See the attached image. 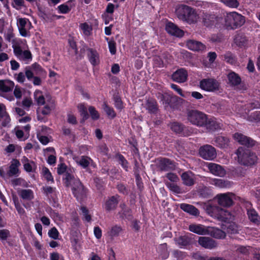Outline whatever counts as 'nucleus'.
I'll use <instances>...</instances> for the list:
<instances>
[{
	"mask_svg": "<svg viewBox=\"0 0 260 260\" xmlns=\"http://www.w3.org/2000/svg\"><path fill=\"white\" fill-rule=\"evenodd\" d=\"M220 1L228 7L237 8L239 5L237 0H220Z\"/></svg>",
	"mask_w": 260,
	"mask_h": 260,
	"instance_id": "obj_49",
	"label": "nucleus"
},
{
	"mask_svg": "<svg viewBox=\"0 0 260 260\" xmlns=\"http://www.w3.org/2000/svg\"><path fill=\"white\" fill-rule=\"evenodd\" d=\"M109 48L112 54H115L116 52V43L114 41H110L108 42Z\"/></svg>",
	"mask_w": 260,
	"mask_h": 260,
	"instance_id": "obj_62",
	"label": "nucleus"
},
{
	"mask_svg": "<svg viewBox=\"0 0 260 260\" xmlns=\"http://www.w3.org/2000/svg\"><path fill=\"white\" fill-rule=\"evenodd\" d=\"M20 166L19 160L13 158L11 161V164L9 166V170L7 173L9 177L15 176L19 173L18 167Z\"/></svg>",
	"mask_w": 260,
	"mask_h": 260,
	"instance_id": "obj_25",
	"label": "nucleus"
},
{
	"mask_svg": "<svg viewBox=\"0 0 260 260\" xmlns=\"http://www.w3.org/2000/svg\"><path fill=\"white\" fill-rule=\"evenodd\" d=\"M187 48L194 51H202L206 49V46L202 43L194 40H188L186 41Z\"/></svg>",
	"mask_w": 260,
	"mask_h": 260,
	"instance_id": "obj_19",
	"label": "nucleus"
},
{
	"mask_svg": "<svg viewBox=\"0 0 260 260\" xmlns=\"http://www.w3.org/2000/svg\"><path fill=\"white\" fill-rule=\"evenodd\" d=\"M235 43L239 46H244L247 42L246 37L243 35H237L234 39Z\"/></svg>",
	"mask_w": 260,
	"mask_h": 260,
	"instance_id": "obj_40",
	"label": "nucleus"
},
{
	"mask_svg": "<svg viewBox=\"0 0 260 260\" xmlns=\"http://www.w3.org/2000/svg\"><path fill=\"white\" fill-rule=\"evenodd\" d=\"M59 233L55 227L51 228L48 232V236L52 239L56 240L58 239Z\"/></svg>",
	"mask_w": 260,
	"mask_h": 260,
	"instance_id": "obj_51",
	"label": "nucleus"
},
{
	"mask_svg": "<svg viewBox=\"0 0 260 260\" xmlns=\"http://www.w3.org/2000/svg\"><path fill=\"white\" fill-rule=\"evenodd\" d=\"M94 183L98 190H103L104 187V182L103 179L100 177H95L94 178Z\"/></svg>",
	"mask_w": 260,
	"mask_h": 260,
	"instance_id": "obj_52",
	"label": "nucleus"
},
{
	"mask_svg": "<svg viewBox=\"0 0 260 260\" xmlns=\"http://www.w3.org/2000/svg\"><path fill=\"white\" fill-rule=\"evenodd\" d=\"M187 71L183 68H180L172 74L171 75V79L174 82L182 83L187 81Z\"/></svg>",
	"mask_w": 260,
	"mask_h": 260,
	"instance_id": "obj_13",
	"label": "nucleus"
},
{
	"mask_svg": "<svg viewBox=\"0 0 260 260\" xmlns=\"http://www.w3.org/2000/svg\"><path fill=\"white\" fill-rule=\"evenodd\" d=\"M218 204L224 207H230L234 204L233 199L228 193H221L216 196Z\"/></svg>",
	"mask_w": 260,
	"mask_h": 260,
	"instance_id": "obj_15",
	"label": "nucleus"
},
{
	"mask_svg": "<svg viewBox=\"0 0 260 260\" xmlns=\"http://www.w3.org/2000/svg\"><path fill=\"white\" fill-rule=\"evenodd\" d=\"M167 185L170 190L175 193L180 194L182 193L181 188L176 184L169 183Z\"/></svg>",
	"mask_w": 260,
	"mask_h": 260,
	"instance_id": "obj_50",
	"label": "nucleus"
},
{
	"mask_svg": "<svg viewBox=\"0 0 260 260\" xmlns=\"http://www.w3.org/2000/svg\"><path fill=\"white\" fill-rule=\"evenodd\" d=\"M67 170V166L64 163L62 162L58 165L57 172L58 175L65 174L66 172H69Z\"/></svg>",
	"mask_w": 260,
	"mask_h": 260,
	"instance_id": "obj_53",
	"label": "nucleus"
},
{
	"mask_svg": "<svg viewBox=\"0 0 260 260\" xmlns=\"http://www.w3.org/2000/svg\"><path fill=\"white\" fill-rule=\"evenodd\" d=\"M43 175L48 182L51 181L52 183L54 182L53 177L47 168L44 167L43 169Z\"/></svg>",
	"mask_w": 260,
	"mask_h": 260,
	"instance_id": "obj_48",
	"label": "nucleus"
},
{
	"mask_svg": "<svg viewBox=\"0 0 260 260\" xmlns=\"http://www.w3.org/2000/svg\"><path fill=\"white\" fill-rule=\"evenodd\" d=\"M200 87L204 90L214 92L219 90V84L214 79H204L200 81Z\"/></svg>",
	"mask_w": 260,
	"mask_h": 260,
	"instance_id": "obj_11",
	"label": "nucleus"
},
{
	"mask_svg": "<svg viewBox=\"0 0 260 260\" xmlns=\"http://www.w3.org/2000/svg\"><path fill=\"white\" fill-rule=\"evenodd\" d=\"M166 30L170 35L177 37H181L184 34L183 30L179 29L172 22H168L166 24Z\"/></svg>",
	"mask_w": 260,
	"mask_h": 260,
	"instance_id": "obj_20",
	"label": "nucleus"
},
{
	"mask_svg": "<svg viewBox=\"0 0 260 260\" xmlns=\"http://www.w3.org/2000/svg\"><path fill=\"white\" fill-rule=\"evenodd\" d=\"M135 176L137 186L139 190H142L144 187V186L140 174H137V175H135Z\"/></svg>",
	"mask_w": 260,
	"mask_h": 260,
	"instance_id": "obj_57",
	"label": "nucleus"
},
{
	"mask_svg": "<svg viewBox=\"0 0 260 260\" xmlns=\"http://www.w3.org/2000/svg\"><path fill=\"white\" fill-rule=\"evenodd\" d=\"M19 196L23 200H31L34 199V192L30 189H22L19 193Z\"/></svg>",
	"mask_w": 260,
	"mask_h": 260,
	"instance_id": "obj_33",
	"label": "nucleus"
},
{
	"mask_svg": "<svg viewBox=\"0 0 260 260\" xmlns=\"http://www.w3.org/2000/svg\"><path fill=\"white\" fill-rule=\"evenodd\" d=\"M200 245L206 249H212L217 246L216 242L208 237H200L198 240Z\"/></svg>",
	"mask_w": 260,
	"mask_h": 260,
	"instance_id": "obj_16",
	"label": "nucleus"
},
{
	"mask_svg": "<svg viewBox=\"0 0 260 260\" xmlns=\"http://www.w3.org/2000/svg\"><path fill=\"white\" fill-rule=\"evenodd\" d=\"M211 235L213 237L219 239H222L225 238L226 234L224 232L217 228H213L212 231H211Z\"/></svg>",
	"mask_w": 260,
	"mask_h": 260,
	"instance_id": "obj_36",
	"label": "nucleus"
},
{
	"mask_svg": "<svg viewBox=\"0 0 260 260\" xmlns=\"http://www.w3.org/2000/svg\"><path fill=\"white\" fill-rule=\"evenodd\" d=\"M155 162L156 168L160 172L169 171L175 167L174 161L166 157H158Z\"/></svg>",
	"mask_w": 260,
	"mask_h": 260,
	"instance_id": "obj_8",
	"label": "nucleus"
},
{
	"mask_svg": "<svg viewBox=\"0 0 260 260\" xmlns=\"http://www.w3.org/2000/svg\"><path fill=\"white\" fill-rule=\"evenodd\" d=\"M227 232L231 234H236L238 232V228L237 225L234 222H227Z\"/></svg>",
	"mask_w": 260,
	"mask_h": 260,
	"instance_id": "obj_47",
	"label": "nucleus"
},
{
	"mask_svg": "<svg viewBox=\"0 0 260 260\" xmlns=\"http://www.w3.org/2000/svg\"><path fill=\"white\" fill-rule=\"evenodd\" d=\"M222 20V17L212 14L203 13L202 15V22L207 27L216 25L221 22Z\"/></svg>",
	"mask_w": 260,
	"mask_h": 260,
	"instance_id": "obj_12",
	"label": "nucleus"
},
{
	"mask_svg": "<svg viewBox=\"0 0 260 260\" xmlns=\"http://www.w3.org/2000/svg\"><path fill=\"white\" fill-rule=\"evenodd\" d=\"M187 117L189 121L197 126H204L211 130H217L222 128V124L215 118L208 119L205 114L198 110H189L187 113Z\"/></svg>",
	"mask_w": 260,
	"mask_h": 260,
	"instance_id": "obj_1",
	"label": "nucleus"
},
{
	"mask_svg": "<svg viewBox=\"0 0 260 260\" xmlns=\"http://www.w3.org/2000/svg\"><path fill=\"white\" fill-rule=\"evenodd\" d=\"M87 50L89 52L87 55L90 63L93 66L99 64L100 63V59L99 53L97 51L92 48H88Z\"/></svg>",
	"mask_w": 260,
	"mask_h": 260,
	"instance_id": "obj_26",
	"label": "nucleus"
},
{
	"mask_svg": "<svg viewBox=\"0 0 260 260\" xmlns=\"http://www.w3.org/2000/svg\"><path fill=\"white\" fill-rule=\"evenodd\" d=\"M237 161L241 166L251 168L256 165L258 157L256 154L250 149L239 147L236 151Z\"/></svg>",
	"mask_w": 260,
	"mask_h": 260,
	"instance_id": "obj_2",
	"label": "nucleus"
},
{
	"mask_svg": "<svg viewBox=\"0 0 260 260\" xmlns=\"http://www.w3.org/2000/svg\"><path fill=\"white\" fill-rule=\"evenodd\" d=\"M122 231L123 229L120 225H115L111 227L108 234L111 239H113L118 237Z\"/></svg>",
	"mask_w": 260,
	"mask_h": 260,
	"instance_id": "obj_32",
	"label": "nucleus"
},
{
	"mask_svg": "<svg viewBox=\"0 0 260 260\" xmlns=\"http://www.w3.org/2000/svg\"><path fill=\"white\" fill-rule=\"evenodd\" d=\"M225 25L228 29H235L242 26L245 22V17L236 12L228 13L224 18Z\"/></svg>",
	"mask_w": 260,
	"mask_h": 260,
	"instance_id": "obj_5",
	"label": "nucleus"
},
{
	"mask_svg": "<svg viewBox=\"0 0 260 260\" xmlns=\"http://www.w3.org/2000/svg\"><path fill=\"white\" fill-rule=\"evenodd\" d=\"M119 164L126 171H128V162L125 159L123 155L120 153H117L115 155Z\"/></svg>",
	"mask_w": 260,
	"mask_h": 260,
	"instance_id": "obj_35",
	"label": "nucleus"
},
{
	"mask_svg": "<svg viewBox=\"0 0 260 260\" xmlns=\"http://www.w3.org/2000/svg\"><path fill=\"white\" fill-rule=\"evenodd\" d=\"M89 112L91 117L93 120H97L100 117L99 112L95 110V108L93 106H90L88 108Z\"/></svg>",
	"mask_w": 260,
	"mask_h": 260,
	"instance_id": "obj_54",
	"label": "nucleus"
},
{
	"mask_svg": "<svg viewBox=\"0 0 260 260\" xmlns=\"http://www.w3.org/2000/svg\"><path fill=\"white\" fill-rule=\"evenodd\" d=\"M71 187L72 193L78 201H82L86 198L88 189L84 187L79 179L75 180Z\"/></svg>",
	"mask_w": 260,
	"mask_h": 260,
	"instance_id": "obj_7",
	"label": "nucleus"
},
{
	"mask_svg": "<svg viewBox=\"0 0 260 260\" xmlns=\"http://www.w3.org/2000/svg\"><path fill=\"white\" fill-rule=\"evenodd\" d=\"M103 108L109 118L113 119L116 117V114L114 109L109 107L106 102L104 103Z\"/></svg>",
	"mask_w": 260,
	"mask_h": 260,
	"instance_id": "obj_38",
	"label": "nucleus"
},
{
	"mask_svg": "<svg viewBox=\"0 0 260 260\" xmlns=\"http://www.w3.org/2000/svg\"><path fill=\"white\" fill-rule=\"evenodd\" d=\"M247 214L248 219L251 222L257 225L260 224V216L254 209H248Z\"/></svg>",
	"mask_w": 260,
	"mask_h": 260,
	"instance_id": "obj_23",
	"label": "nucleus"
},
{
	"mask_svg": "<svg viewBox=\"0 0 260 260\" xmlns=\"http://www.w3.org/2000/svg\"><path fill=\"white\" fill-rule=\"evenodd\" d=\"M34 98L37 101L38 105H43L45 103V98L42 94V92L40 90H36L34 92Z\"/></svg>",
	"mask_w": 260,
	"mask_h": 260,
	"instance_id": "obj_39",
	"label": "nucleus"
},
{
	"mask_svg": "<svg viewBox=\"0 0 260 260\" xmlns=\"http://www.w3.org/2000/svg\"><path fill=\"white\" fill-rule=\"evenodd\" d=\"M188 230L192 233L200 235H206L208 233L207 229L202 224H191L189 225Z\"/></svg>",
	"mask_w": 260,
	"mask_h": 260,
	"instance_id": "obj_24",
	"label": "nucleus"
},
{
	"mask_svg": "<svg viewBox=\"0 0 260 260\" xmlns=\"http://www.w3.org/2000/svg\"><path fill=\"white\" fill-rule=\"evenodd\" d=\"M15 132L17 138L20 141H25V140L28 139L29 136V131H25V132H26V133H24V131Z\"/></svg>",
	"mask_w": 260,
	"mask_h": 260,
	"instance_id": "obj_46",
	"label": "nucleus"
},
{
	"mask_svg": "<svg viewBox=\"0 0 260 260\" xmlns=\"http://www.w3.org/2000/svg\"><path fill=\"white\" fill-rule=\"evenodd\" d=\"M199 154L204 159L213 160L217 154L214 147L210 145H205L200 148Z\"/></svg>",
	"mask_w": 260,
	"mask_h": 260,
	"instance_id": "obj_9",
	"label": "nucleus"
},
{
	"mask_svg": "<svg viewBox=\"0 0 260 260\" xmlns=\"http://www.w3.org/2000/svg\"><path fill=\"white\" fill-rule=\"evenodd\" d=\"M198 193L200 197L203 198H209L211 196V192L209 188L204 187L199 190Z\"/></svg>",
	"mask_w": 260,
	"mask_h": 260,
	"instance_id": "obj_42",
	"label": "nucleus"
},
{
	"mask_svg": "<svg viewBox=\"0 0 260 260\" xmlns=\"http://www.w3.org/2000/svg\"><path fill=\"white\" fill-rule=\"evenodd\" d=\"M207 167L210 172L215 176L223 177L226 174L224 169L219 165L210 162L208 164Z\"/></svg>",
	"mask_w": 260,
	"mask_h": 260,
	"instance_id": "obj_17",
	"label": "nucleus"
},
{
	"mask_svg": "<svg viewBox=\"0 0 260 260\" xmlns=\"http://www.w3.org/2000/svg\"><path fill=\"white\" fill-rule=\"evenodd\" d=\"M114 101L116 108L121 110L123 108L122 102L119 95H115L114 96Z\"/></svg>",
	"mask_w": 260,
	"mask_h": 260,
	"instance_id": "obj_56",
	"label": "nucleus"
},
{
	"mask_svg": "<svg viewBox=\"0 0 260 260\" xmlns=\"http://www.w3.org/2000/svg\"><path fill=\"white\" fill-rule=\"evenodd\" d=\"M211 183L220 188H229L233 184L232 182L222 179H212Z\"/></svg>",
	"mask_w": 260,
	"mask_h": 260,
	"instance_id": "obj_27",
	"label": "nucleus"
},
{
	"mask_svg": "<svg viewBox=\"0 0 260 260\" xmlns=\"http://www.w3.org/2000/svg\"><path fill=\"white\" fill-rule=\"evenodd\" d=\"M174 241L180 248H184L191 244V239L187 235L180 236L175 238Z\"/></svg>",
	"mask_w": 260,
	"mask_h": 260,
	"instance_id": "obj_22",
	"label": "nucleus"
},
{
	"mask_svg": "<svg viewBox=\"0 0 260 260\" xmlns=\"http://www.w3.org/2000/svg\"><path fill=\"white\" fill-rule=\"evenodd\" d=\"M146 109L150 113H154L158 110L156 102L154 100H148L146 103Z\"/></svg>",
	"mask_w": 260,
	"mask_h": 260,
	"instance_id": "obj_37",
	"label": "nucleus"
},
{
	"mask_svg": "<svg viewBox=\"0 0 260 260\" xmlns=\"http://www.w3.org/2000/svg\"><path fill=\"white\" fill-rule=\"evenodd\" d=\"M118 192L123 195H127L128 194V189L127 186L123 183H118L116 187Z\"/></svg>",
	"mask_w": 260,
	"mask_h": 260,
	"instance_id": "obj_43",
	"label": "nucleus"
},
{
	"mask_svg": "<svg viewBox=\"0 0 260 260\" xmlns=\"http://www.w3.org/2000/svg\"><path fill=\"white\" fill-rule=\"evenodd\" d=\"M120 196L116 194L109 197L105 201L104 208L107 212H110L116 209L119 203Z\"/></svg>",
	"mask_w": 260,
	"mask_h": 260,
	"instance_id": "obj_14",
	"label": "nucleus"
},
{
	"mask_svg": "<svg viewBox=\"0 0 260 260\" xmlns=\"http://www.w3.org/2000/svg\"><path fill=\"white\" fill-rule=\"evenodd\" d=\"M248 120L257 122L260 121V112H255L248 116Z\"/></svg>",
	"mask_w": 260,
	"mask_h": 260,
	"instance_id": "obj_55",
	"label": "nucleus"
},
{
	"mask_svg": "<svg viewBox=\"0 0 260 260\" xmlns=\"http://www.w3.org/2000/svg\"><path fill=\"white\" fill-rule=\"evenodd\" d=\"M74 175L69 172H66L62 178L63 183L66 187H72L75 180H78Z\"/></svg>",
	"mask_w": 260,
	"mask_h": 260,
	"instance_id": "obj_28",
	"label": "nucleus"
},
{
	"mask_svg": "<svg viewBox=\"0 0 260 260\" xmlns=\"http://www.w3.org/2000/svg\"><path fill=\"white\" fill-rule=\"evenodd\" d=\"M81 28L85 35L88 36L90 35V31L91 29L88 24L86 23L81 24Z\"/></svg>",
	"mask_w": 260,
	"mask_h": 260,
	"instance_id": "obj_63",
	"label": "nucleus"
},
{
	"mask_svg": "<svg viewBox=\"0 0 260 260\" xmlns=\"http://www.w3.org/2000/svg\"><path fill=\"white\" fill-rule=\"evenodd\" d=\"M169 127L172 130H183L184 125L179 122L174 121L168 124Z\"/></svg>",
	"mask_w": 260,
	"mask_h": 260,
	"instance_id": "obj_45",
	"label": "nucleus"
},
{
	"mask_svg": "<svg viewBox=\"0 0 260 260\" xmlns=\"http://www.w3.org/2000/svg\"><path fill=\"white\" fill-rule=\"evenodd\" d=\"M78 109L79 110L80 116L82 117L80 122L83 123L85 120L89 118V115L87 113V109L82 104L78 105Z\"/></svg>",
	"mask_w": 260,
	"mask_h": 260,
	"instance_id": "obj_34",
	"label": "nucleus"
},
{
	"mask_svg": "<svg viewBox=\"0 0 260 260\" xmlns=\"http://www.w3.org/2000/svg\"><path fill=\"white\" fill-rule=\"evenodd\" d=\"M80 210L82 212V214L83 215L84 217L83 220H85L86 221L89 222L91 220V216L89 214V210L85 206H81L80 208Z\"/></svg>",
	"mask_w": 260,
	"mask_h": 260,
	"instance_id": "obj_44",
	"label": "nucleus"
},
{
	"mask_svg": "<svg viewBox=\"0 0 260 260\" xmlns=\"http://www.w3.org/2000/svg\"><path fill=\"white\" fill-rule=\"evenodd\" d=\"M0 121H2V125L6 127L9 123L10 118L8 115L7 113H5L3 116H2Z\"/></svg>",
	"mask_w": 260,
	"mask_h": 260,
	"instance_id": "obj_61",
	"label": "nucleus"
},
{
	"mask_svg": "<svg viewBox=\"0 0 260 260\" xmlns=\"http://www.w3.org/2000/svg\"><path fill=\"white\" fill-rule=\"evenodd\" d=\"M229 139L226 137L218 136L215 138V145L220 148H226L229 145Z\"/></svg>",
	"mask_w": 260,
	"mask_h": 260,
	"instance_id": "obj_31",
	"label": "nucleus"
},
{
	"mask_svg": "<svg viewBox=\"0 0 260 260\" xmlns=\"http://www.w3.org/2000/svg\"><path fill=\"white\" fill-rule=\"evenodd\" d=\"M14 83L9 80H0V95L4 97V93L12 91Z\"/></svg>",
	"mask_w": 260,
	"mask_h": 260,
	"instance_id": "obj_18",
	"label": "nucleus"
},
{
	"mask_svg": "<svg viewBox=\"0 0 260 260\" xmlns=\"http://www.w3.org/2000/svg\"><path fill=\"white\" fill-rule=\"evenodd\" d=\"M223 56L224 60L229 63H233L235 61L233 54L230 52L225 53Z\"/></svg>",
	"mask_w": 260,
	"mask_h": 260,
	"instance_id": "obj_60",
	"label": "nucleus"
},
{
	"mask_svg": "<svg viewBox=\"0 0 260 260\" xmlns=\"http://www.w3.org/2000/svg\"><path fill=\"white\" fill-rule=\"evenodd\" d=\"M234 139L240 144L248 148H253L255 150L260 149V144L252 138L241 133H236L233 135Z\"/></svg>",
	"mask_w": 260,
	"mask_h": 260,
	"instance_id": "obj_6",
	"label": "nucleus"
},
{
	"mask_svg": "<svg viewBox=\"0 0 260 260\" xmlns=\"http://www.w3.org/2000/svg\"><path fill=\"white\" fill-rule=\"evenodd\" d=\"M205 210L208 215L219 221L229 222L233 219L230 212L222 209L216 204L209 203L205 205Z\"/></svg>",
	"mask_w": 260,
	"mask_h": 260,
	"instance_id": "obj_3",
	"label": "nucleus"
},
{
	"mask_svg": "<svg viewBox=\"0 0 260 260\" xmlns=\"http://www.w3.org/2000/svg\"><path fill=\"white\" fill-rule=\"evenodd\" d=\"M90 160L91 158L88 156H82L77 163L83 168L85 169L89 166Z\"/></svg>",
	"mask_w": 260,
	"mask_h": 260,
	"instance_id": "obj_41",
	"label": "nucleus"
},
{
	"mask_svg": "<svg viewBox=\"0 0 260 260\" xmlns=\"http://www.w3.org/2000/svg\"><path fill=\"white\" fill-rule=\"evenodd\" d=\"M181 177L183 181V183L186 186H191L194 185L195 181L191 177L190 172H185L183 173Z\"/></svg>",
	"mask_w": 260,
	"mask_h": 260,
	"instance_id": "obj_29",
	"label": "nucleus"
},
{
	"mask_svg": "<svg viewBox=\"0 0 260 260\" xmlns=\"http://www.w3.org/2000/svg\"><path fill=\"white\" fill-rule=\"evenodd\" d=\"M67 121L68 123L72 124H76L77 123L76 117L74 115L71 113L68 114Z\"/></svg>",
	"mask_w": 260,
	"mask_h": 260,
	"instance_id": "obj_64",
	"label": "nucleus"
},
{
	"mask_svg": "<svg viewBox=\"0 0 260 260\" xmlns=\"http://www.w3.org/2000/svg\"><path fill=\"white\" fill-rule=\"evenodd\" d=\"M176 14L180 20L189 24L196 23L199 18L195 9L184 5L179 6L176 9Z\"/></svg>",
	"mask_w": 260,
	"mask_h": 260,
	"instance_id": "obj_4",
	"label": "nucleus"
},
{
	"mask_svg": "<svg viewBox=\"0 0 260 260\" xmlns=\"http://www.w3.org/2000/svg\"><path fill=\"white\" fill-rule=\"evenodd\" d=\"M10 236V231L7 229L0 230V239L6 240Z\"/></svg>",
	"mask_w": 260,
	"mask_h": 260,
	"instance_id": "obj_59",
	"label": "nucleus"
},
{
	"mask_svg": "<svg viewBox=\"0 0 260 260\" xmlns=\"http://www.w3.org/2000/svg\"><path fill=\"white\" fill-rule=\"evenodd\" d=\"M180 209L190 215L198 216L200 214L199 210L194 206L186 203H182L180 205Z\"/></svg>",
	"mask_w": 260,
	"mask_h": 260,
	"instance_id": "obj_21",
	"label": "nucleus"
},
{
	"mask_svg": "<svg viewBox=\"0 0 260 260\" xmlns=\"http://www.w3.org/2000/svg\"><path fill=\"white\" fill-rule=\"evenodd\" d=\"M229 82L232 85L237 86L240 84L241 79L240 76L234 72H231L228 75Z\"/></svg>",
	"mask_w": 260,
	"mask_h": 260,
	"instance_id": "obj_30",
	"label": "nucleus"
},
{
	"mask_svg": "<svg viewBox=\"0 0 260 260\" xmlns=\"http://www.w3.org/2000/svg\"><path fill=\"white\" fill-rule=\"evenodd\" d=\"M161 99L165 107L170 106L173 109H177L182 100L176 95L167 94H162Z\"/></svg>",
	"mask_w": 260,
	"mask_h": 260,
	"instance_id": "obj_10",
	"label": "nucleus"
},
{
	"mask_svg": "<svg viewBox=\"0 0 260 260\" xmlns=\"http://www.w3.org/2000/svg\"><path fill=\"white\" fill-rule=\"evenodd\" d=\"M232 173L234 177H243L244 176L245 174L243 169L241 167H238L235 169L233 171Z\"/></svg>",
	"mask_w": 260,
	"mask_h": 260,
	"instance_id": "obj_58",
	"label": "nucleus"
}]
</instances>
